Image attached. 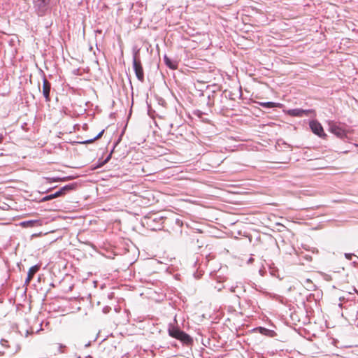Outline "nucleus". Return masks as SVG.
I'll return each mask as SVG.
<instances>
[{"label":"nucleus","mask_w":358,"mask_h":358,"mask_svg":"<svg viewBox=\"0 0 358 358\" xmlns=\"http://www.w3.org/2000/svg\"><path fill=\"white\" fill-rule=\"evenodd\" d=\"M311 131L317 136L324 138L326 134L324 131L323 127L321 124L317 120H312L309 123Z\"/></svg>","instance_id":"20e7f679"},{"label":"nucleus","mask_w":358,"mask_h":358,"mask_svg":"<svg viewBox=\"0 0 358 358\" xmlns=\"http://www.w3.org/2000/svg\"><path fill=\"white\" fill-rule=\"evenodd\" d=\"M7 343H8V341L5 339H1V344L3 345V346H7Z\"/></svg>","instance_id":"a211bd4d"},{"label":"nucleus","mask_w":358,"mask_h":358,"mask_svg":"<svg viewBox=\"0 0 358 358\" xmlns=\"http://www.w3.org/2000/svg\"><path fill=\"white\" fill-rule=\"evenodd\" d=\"M259 104H260V106H262L264 108H268L277 107L280 105V103H275V102H270V101L269 102H262Z\"/></svg>","instance_id":"f8f14e48"},{"label":"nucleus","mask_w":358,"mask_h":358,"mask_svg":"<svg viewBox=\"0 0 358 358\" xmlns=\"http://www.w3.org/2000/svg\"><path fill=\"white\" fill-rule=\"evenodd\" d=\"M50 83L45 78L43 83V94L46 101H50Z\"/></svg>","instance_id":"0eeeda50"},{"label":"nucleus","mask_w":358,"mask_h":358,"mask_svg":"<svg viewBox=\"0 0 358 358\" xmlns=\"http://www.w3.org/2000/svg\"><path fill=\"white\" fill-rule=\"evenodd\" d=\"M33 2L38 14L43 15L48 9L50 0H33Z\"/></svg>","instance_id":"7ed1b4c3"},{"label":"nucleus","mask_w":358,"mask_h":358,"mask_svg":"<svg viewBox=\"0 0 358 358\" xmlns=\"http://www.w3.org/2000/svg\"><path fill=\"white\" fill-rule=\"evenodd\" d=\"M164 61L165 64L171 69H176L178 68V62L176 60H172L166 55L164 56Z\"/></svg>","instance_id":"9d476101"},{"label":"nucleus","mask_w":358,"mask_h":358,"mask_svg":"<svg viewBox=\"0 0 358 358\" xmlns=\"http://www.w3.org/2000/svg\"><path fill=\"white\" fill-rule=\"evenodd\" d=\"M330 131L338 137H343L345 134L344 130L334 124L330 126Z\"/></svg>","instance_id":"6e6552de"},{"label":"nucleus","mask_w":358,"mask_h":358,"mask_svg":"<svg viewBox=\"0 0 358 358\" xmlns=\"http://www.w3.org/2000/svg\"><path fill=\"white\" fill-rule=\"evenodd\" d=\"M45 179L47 180L48 182H49V183L58 181V179H56V178H46Z\"/></svg>","instance_id":"dca6fc26"},{"label":"nucleus","mask_w":358,"mask_h":358,"mask_svg":"<svg viewBox=\"0 0 358 358\" xmlns=\"http://www.w3.org/2000/svg\"><path fill=\"white\" fill-rule=\"evenodd\" d=\"M301 284L308 290H312L313 289V287H315V285H313L312 281L310 279H308V278L304 279L301 282Z\"/></svg>","instance_id":"9b49d317"},{"label":"nucleus","mask_w":358,"mask_h":358,"mask_svg":"<svg viewBox=\"0 0 358 358\" xmlns=\"http://www.w3.org/2000/svg\"><path fill=\"white\" fill-rule=\"evenodd\" d=\"M357 146H358V145H357Z\"/></svg>","instance_id":"aec40b11"},{"label":"nucleus","mask_w":358,"mask_h":358,"mask_svg":"<svg viewBox=\"0 0 358 358\" xmlns=\"http://www.w3.org/2000/svg\"><path fill=\"white\" fill-rule=\"evenodd\" d=\"M314 110H303L301 108L289 109L287 110V114L293 117H303L308 116L309 115H315Z\"/></svg>","instance_id":"39448f33"},{"label":"nucleus","mask_w":358,"mask_h":358,"mask_svg":"<svg viewBox=\"0 0 358 358\" xmlns=\"http://www.w3.org/2000/svg\"><path fill=\"white\" fill-rule=\"evenodd\" d=\"M37 222V221H35V220H30V221H27V222H23L22 223V224L23 226H33L34 223Z\"/></svg>","instance_id":"4468645a"},{"label":"nucleus","mask_w":358,"mask_h":358,"mask_svg":"<svg viewBox=\"0 0 358 358\" xmlns=\"http://www.w3.org/2000/svg\"><path fill=\"white\" fill-rule=\"evenodd\" d=\"M103 132H104V130H102L101 131H100V132L97 134V136H96V137H94V138L93 139H92V140H89V141H87V143H92V142H93V141H94V140H96V139L99 138L103 135Z\"/></svg>","instance_id":"2eb2a0df"},{"label":"nucleus","mask_w":358,"mask_h":358,"mask_svg":"<svg viewBox=\"0 0 358 358\" xmlns=\"http://www.w3.org/2000/svg\"><path fill=\"white\" fill-rule=\"evenodd\" d=\"M137 54L138 52H136L134 55L133 67L137 78L142 82L144 80V73L141 61L136 58Z\"/></svg>","instance_id":"f257e3e1"},{"label":"nucleus","mask_w":358,"mask_h":358,"mask_svg":"<svg viewBox=\"0 0 358 358\" xmlns=\"http://www.w3.org/2000/svg\"><path fill=\"white\" fill-rule=\"evenodd\" d=\"M345 256L348 259L350 260L352 259V257L353 256V255L350 254V253H345Z\"/></svg>","instance_id":"f3484780"},{"label":"nucleus","mask_w":358,"mask_h":358,"mask_svg":"<svg viewBox=\"0 0 358 358\" xmlns=\"http://www.w3.org/2000/svg\"><path fill=\"white\" fill-rule=\"evenodd\" d=\"M169 333L171 337L180 340L183 342L187 343L190 341L189 336L178 328H170L169 329Z\"/></svg>","instance_id":"f03ea898"},{"label":"nucleus","mask_w":358,"mask_h":358,"mask_svg":"<svg viewBox=\"0 0 358 358\" xmlns=\"http://www.w3.org/2000/svg\"><path fill=\"white\" fill-rule=\"evenodd\" d=\"M259 332L263 335L270 336L272 331L264 327H259Z\"/></svg>","instance_id":"ddd939ff"},{"label":"nucleus","mask_w":358,"mask_h":358,"mask_svg":"<svg viewBox=\"0 0 358 358\" xmlns=\"http://www.w3.org/2000/svg\"><path fill=\"white\" fill-rule=\"evenodd\" d=\"M39 270V266L38 265H35V266H31L29 271H28V273H27V278L25 280V282L26 283H29L31 279L33 278L34 275H35V273Z\"/></svg>","instance_id":"1a4fd4ad"},{"label":"nucleus","mask_w":358,"mask_h":358,"mask_svg":"<svg viewBox=\"0 0 358 358\" xmlns=\"http://www.w3.org/2000/svg\"><path fill=\"white\" fill-rule=\"evenodd\" d=\"M71 189H72L71 185H65L63 187H62L59 190L56 192L55 193L44 196L41 199V201H47L53 199L55 198L59 197V196L64 194L66 191Z\"/></svg>","instance_id":"423d86ee"},{"label":"nucleus","mask_w":358,"mask_h":358,"mask_svg":"<svg viewBox=\"0 0 358 358\" xmlns=\"http://www.w3.org/2000/svg\"><path fill=\"white\" fill-rule=\"evenodd\" d=\"M2 140H3V136H2V135H1V136H0V143H1V142H2Z\"/></svg>","instance_id":"6ab92c4d"}]
</instances>
